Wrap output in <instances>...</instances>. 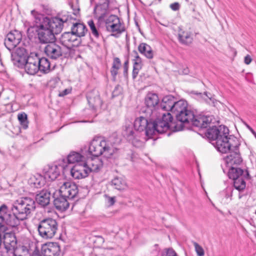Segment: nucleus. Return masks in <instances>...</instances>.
Instances as JSON below:
<instances>
[{"label": "nucleus", "mask_w": 256, "mask_h": 256, "mask_svg": "<svg viewBox=\"0 0 256 256\" xmlns=\"http://www.w3.org/2000/svg\"><path fill=\"white\" fill-rule=\"evenodd\" d=\"M35 208V202L30 198H24L18 200L13 205L11 214L6 205L0 206V232H4L6 226L11 227L18 226L20 222L26 219Z\"/></svg>", "instance_id": "nucleus-1"}, {"label": "nucleus", "mask_w": 256, "mask_h": 256, "mask_svg": "<svg viewBox=\"0 0 256 256\" xmlns=\"http://www.w3.org/2000/svg\"><path fill=\"white\" fill-rule=\"evenodd\" d=\"M35 22L38 28V38L42 43L50 44L54 42L55 34L60 32L63 26L60 19H50L40 14H37L35 16Z\"/></svg>", "instance_id": "nucleus-2"}, {"label": "nucleus", "mask_w": 256, "mask_h": 256, "mask_svg": "<svg viewBox=\"0 0 256 256\" xmlns=\"http://www.w3.org/2000/svg\"><path fill=\"white\" fill-rule=\"evenodd\" d=\"M102 166V162L98 156H94L88 158L83 164H76L72 168L70 166L62 168V175L66 176H83L88 174L90 172H96Z\"/></svg>", "instance_id": "nucleus-3"}, {"label": "nucleus", "mask_w": 256, "mask_h": 256, "mask_svg": "<svg viewBox=\"0 0 256 256\" xmlns=\"http://www.w3.org/2000/svg\"><path fill=\"white\" fill-rule=\"evenodd\" d=\"M160 116L154 121L150 123V129L146 132V135L152 134L156 131L163 133L170 128V124L172 120V116L170 112H159Z\"/></svg>", "instance_id": "nucleus-4"}, {"label": "nucleus", "mask_w": 256, "mask_h": 256, "mask_svg": "<svg viewBox=\"0 0 256 256\" xmlns=\"http://www.w3.org/2000/svg\"><path fill=\"white\" fill-rule=\"evenodd\" d=\"M88 152L94 156L104 154L105 156L108 157L113 154L114 150L106 140L94 139L90 143Z\"/></svg>", "instance_id": "nucleus-5"}, {"label": "nucleus", "mask_w": 256, "mask_h": 256, "mask_svg": "<svg viewBox=\"0 0 256 256\" xmlns=\"http://www.w3.org/2000/svg\"><path fill=\"white\" fill-rule=\"evenodd\" d=\"M172 113L176 114V119L183 123L190 122L194 118L193 112L188 110L187 102L180 100L175 102Z\"/></svg>", "instance_id": "nucleus-6"}, {"label": "nucleus", "mask_w": 256, "mask_h": 256, "mask_svg": "<svg viewBox=\"0 0 256 256\" xmlns=\"http://www.w3.org/2000/svg\"><path fill=\"white\" fill-rule=\"evenodd\" d=\"M39 234L44 238L48 239L54 237L58 230L56 221L48 218L42 220L38 226Z\"/></svg>", "instance_id": "nucleus-7"}, {"label": "nucleus", "mask_w": 256, "mask_h": 256, "mask_svg": "<svg viewBox=\"0 0 256 256\" xmlns=\"http://www.w3.org/2000/svg\"><path fill=\"white\" fill-rule=\"evenodd\" d=\"M228 133L222 134L220 138L213 144L218 151L222 153H226L236 148H239L240 144L238 140L234 138H228Z\"/></svg>", "instance_id": "nucleus-8"}, {"label": "nucleus", "mask_w": 256, "mask_h": 256, "mask_svg": "<svg viewBox=\"0 0 256 256\" xmlns=\"http://www.w3.org/2000/svg\"><path fill=\"white\" fill-rule=\"evenodd\" d=\"M54 184H56L59 186V192L60 196L68 199L74 198L78 193V186L74 182L68 181L56 180H52Z\"/></svg>", "instance_id": "nucleus-9"}, {"label": "nucleus", "mask_w": 256, "mask_h": 256, "mask_svg": "<svg viewBox=\"0 0 256 256\" xmlns=\"http://www.w3.org/2000/svg\"><path fill=\"white\" fill-rule=\"evenodd\" d=\"M106 26L107 30L112 33V36L118 37L125 31L124 24L116 15H110L106 20Z\"/></svg>", "instance_id": "nucleus-10"}, {"label": "nucleus", "mask_w": 256, "mask_h": 256, "mask_svg": "<svg viewBox=\"0 0 256 256\" xmlns=\"http://www.w3.org/2000/svg\"><path fill=\"white\" fill-rule=\"evenodd\" d=\"M4 247L0 250V256H14L16 242L14 236L6 234L4 236Z\"/></svg>", "instance_id": "nucleus-11"}, {"label": "nucleus", "mask_w": 256, "mask_h": 256, "mask_svg": "<svg viewBox=\"0 0 256 256\" xmlns=\"http://www.w3.org/2000/svg\"><path fill=\"white\" fill-rule=\"evenodd\" d=\"M60 40V43L68 49L78 46L81 42L80 38L72 32H66L62 34Z\"/></svg>", "instance_id": "nucleus-12"}, {"label": "nucleus", "mask_w": 256, "mask_h": 256, "mask_svg": "<svg viewBox=\"0 0 256 256\" xmlns=\"http://www.w3.org/2000/svg\"><path fill=\"white\" fill-rule=\"evenodd\" d=\"M22 39L21 32L17 30L10 32L6 36L4 40L6 46L10 50L16 47Z\"/></svg>", "instance_id": "nucleus-13"}, {"label": "nucleus", "mask_w": 256, "mask_h": 256, "mask_svg": "<svg viewBox=\"0 0 256 256\" xmlns=\"http://www.w3.org/2000/svg\"><path fill=\"white\" fill-rule=\"evenodd\" d=\"M38 57L36 54H30L26 58L24 65L26 72L29 74L34 75L39 70Z\"/></svg>", "instance_id": "nucleus-14"}, {"label": "nucleus", "mask_w": 256, "mask_h": 256, "mask_svg": "<svg viewBox=\"0 0 256 256\" xmlns=\"http://www.w3.org/2000/svg\"><path fill=\"white\" fill-rule=\"evenodd\" d=\"M228 131V129L223 126H212L207 130L205 135L210 140L216 142L222 134H227Z\"/></svg>", "instance_id": "nucleus-15"}, {"label": "nucleus", "mask_w": 256, "mask_h": 256, "mask_svg": "<svg viewBox=\"0 0 256 256\" xmlns=\"http://www.w3.org/2000/svg\"><path fill=\"white\" fill-rule=\"evenodd\" d=\"M42 252L44 256H59L60 246L56 242H48L42 246Z\"/></svg>", "instance_id": "nucleus-16"}, {"label": "nucleus", "mask_w": 256, "mask_h": 256, "mask_svg": "<svg viewBox=\"0 0 256 256\" xmlns=\"http://www.w3.org/2000/svg\"><path fill=\"white\" fill-rule=\"evenodd\" d=\"M178 38L180 44L186 46L190 45L194 40L193 34L190 29L180 28Z\"/></svg>", "instance_id": "nucleus-17"}, {"label": "nucleus", "mask_w": 256, "mask_h": 256, "mask_svg": "<svg viewBox=\"0 0 256 256\" xmlns=\"http://www.w3.org/2000/svg\"><path fill=\"white\" fill-rule=\"evenodd\" d=\"M46 54L52 59H56L62 55V48L54 42L47 44L44 48Z\"/></svg>", "instance_id": "nucleus-18"}, {"label": "nucleus", "mask_w": 256, "mask_h": 256, "mask_svg": "<svg viewBox=\"0 0 256 256\" xmlns=\"http://www.w3.org/2000/svg\"><path fill=\"white\" fill-rule=\"evenodd\" d=\"M233 154L227 156L224 158L226 164L228 166H232L234 164H240L242 162V158L239 151V148L232 150Z\"/></svg>", "instance_id": "nucleus-19"}, {"label": "nucleus", "mask_w": 256, "mask_h": 256, "mask_svg": "<svg viewBox=\"0 0 256 256\" xmlns=\"http://www.w3.org/2000/svg\"><path fill=\"white\" fill-rule=\"evenodd\" d=\"M87 100L89 105L94 109L100 107L102 105V101L100 98V94L98 91L92 90L87 94Z\"/></svg>", "instance_id": "nucleus-20"}, {"label": "nucleus", "mask_w": 256, "mask_h": 256, "mask_svg": "<svg viewBox=\"0 0 256 256\" xmlns=\"http://www.w3.org/2000/svg\"><path fill=\"white\" fill-rule=\"evenodd\" d=\"M144 102L146 107L152 110L158 106L160 102L159 98L157 94L149 92L145 97Z\"/></svg>", "instance_id": "nucleus-21"}, {"label": "nucleus", "mask_w": 256, "mask_h": 256, "mask_svg": "<svg viewBox=\"0 0 256 256\" xmlns=\"http://www.w3.org/2000/svg\"><path fill=\"white\" fill-rule=\"evenodd\" d=\"M150 123L151 122H148L145 118L140 116L135 120L134 127L136 130L140 132L145 130L146 134L147 131L150 129Z\"/></svg>", "instance_id": "nucleus-22"}, {"label": "nucleus", "mask_w": 256, "mask_h": 256, "mask_svg": "<svg viewBox=\"0 0 256 256\" xmlns=\"http://www.w3.org/2000/svg\"><path fill=\"white\" fill-rule=\"evenodd\" d=\"M50 193L49 191L44 190L40 192L36 196V201L42 206H47L50 202Z\"/></svg>", "instance_id": "nucleus-23"}, {"label": "nucleus", "mask_w": 256, "mask_h": 256, "mask_svg": "<svg viewBox=\"0 0 256 256\" xmlns=\"http://www.w3.org/2000/svg\"><path fill=\"white\" fill-rule=\"evenodd\" d=\"M108 2L97 4L94 10V13L99 20L103 19L107 14L108 8Z\"/></svg>", "instance_id": "nucleus-24"}, {"label": "nucleus", "mask_w": 256, "mask_h": 256, "mask_svg": "<svg viewBox=\"0 0 256 256\" xmlns=\"http://www.w3.org/2000/svg\"><path fill=\"white\" fill-rule=\"evenodd\" d=\"M190 122H192L194 126L200 128H206L210 124L208 118L204 116H194V118Z\"/></svg>", "instance_id": "nucleus-25"}, {"label": "nucleus", "mask_w": 256, "mask_h": 256, "mask_svg": "<svg viewBox=\"0 0 256 256\" xmlns=\"http://www.w3.org/2000/svg\"><path fill=\"white\" fill-rule=\"evenodd\" d=\"M138 50L148 58L152 59L154 57V53L152 48L146 43L140 44L138 46Z\"/></svg>", "instance_id": "nucleus-26"}, {"label": "nucleus", "mask_w": 256, "mask_h": 256, "mask_svg": "<svg viewBox=\"0 0 256 256\" xmlns=\"http://www.w3.org/2000/svg\"><path fill=\"white\" fill-rule=\"evenodd\" d=\"M174 104L175 102H174L172 98L169 96L164 97L162 100V108L160 110L165 111L164 112H169L170 111L172 112Z\"/></svg>", "instance_id": "nucleus-27"}, {"label": "nucleus", "mask_w": 256, "mask_h": 256, "mask_svg": "<svg viewBox=\"0 0 256 256\" xmlns=\"http://www.w3.org/2000/svg\"><path fill=\"white\" fill-rule=\"evenodd\" d=\"M66 198L60 196L55 198L54 203L56 208L61 211L66 210L69 206V204Z\"/></svg>", "instance_id": "nucleus-28"}, {"label": "nucleus", "mask_w": 256, "mask_h": 256, "mask_svg": "<svg viewBox=\"0 0 256 256\" xmlns=\"http://www.w3.org/2000/svg\"><path fill=\"white\" fill-rule=\"evenodd\" d=\"M50 177H30L28 182L32 186L36 188H40L46 184L47 178Z\"/></svg>", "instance_id": "nucleus-29"}, {"label": "nucleus", "mask_w": 256, "mask_h": 256, "mask_svg": "<svg viewBox=\"0 0 256 256\" xmlns=\"http://www.w3.org/2000/svg\"><path fill=\"white\" fill-rule=\"evenodd\" d=\"M86 32L87 29L83 24L76 23L72 28V32L79 38L84 36Z\"/></svg>", "instance_id": "nucleus-30"}, {"label": "nucleus", "mask_w": 256, "mask_h": 256, "mask_svg": "<svg viewBox=\"0 0 256 256\" xmlns=\"http://www.w3.org/2000/svg\"><path fill=\"white\" fill-rule=\"evenodd\" d=\"M68 161L70 164L76 163L81 164L85 162L84 157L76 152H72L68 156Z\"/></svg>", "instance_id": "nucleus-31"}, {"label": "nucleus", "mask_w": 256, "mask_h": 256, "mask_svg": "<svg viewBox=\"0 0 256 256\" xmlns=\"http://www.w3.org/2000/svg\"><path fill=\"white\" fill-rule=\"evenodd\" d=\"M112 185L114 188L119 190H124L127 188L126 184L122 180V177H115L112 181Z\"/></svg>", "instance_id": "nucleus-32"}, {"label": "nucleus", "mask_w": 256, "mask_h": 256, "mask_svg": "<svg viewBox=\"0 0 256 256\" xmlns=\"http://www.w3.org/2000/svg\"><path fill=\"white\" fill-rule=\"evenodd\" d=\"M38 67H40L39 70L44 72L48 73L50 72V64L49 60L44 58H38Z\"/></svg>", "instance_id": "nucleus-33"}, {"label": "nucleus", "mask_w": 256, "mask_h": 256, "mask_svg": "<svg viewBox=\"0 0 256 256\" xmlns=\"http://www.w3.org/2000/svg\"><path fill=\"white\" fill-rule=\"evenodd\" d=\"M228 176H249L247 170H244L240 168L230 167Z\"/></svg>", "instance_id": "nucleus-34"}, {"label": "nucleus", "mask_w": 256, "mask_h": 256, "mask_svg": "<svg viewBox=\"0 0 256 256\" xmlns=\"http://www.w3.org/2000/svg\"><path fill=\"white\" fill-rule=\"evenodd\" d=\"M18 120L22 128L26 130L28 128L29 122L28 120V115L25 112H22L18 114Z\"/></svg>", "instance_id": "nucleus-35"}, {"label": "nucleus", "mask_w": 256, "mask_h": 256, "mask_svg": "<svg viewBox=\"0 0 256 256\" xmlns=\"http://www.w3.org/2000/svg\"><path fill=\"white\" fill-rule=\"evenodd\" d=\"M121 66V62L119 58H115L114 59L110 72L112 77L115 79L118 74L119 69Z\"/></svg>", "instance_id": "nucleus-36"}, {"label": "nucleus", "mask_w": 256, "mask_h": 256, "mask_svg": "<svg viewBox=\"0 0 256 256\" xmlns=\"http://www.w3.org/2000/svg\"><path fill=\"white\" fill-rule=\"evenodd\" d=\"M234 186L236 189L239 191L244 190L246 184L243 177H235L234 178Z\"/></svg>", "instance_id": "nucleus-37"}, {"label": "nucleus", "mask_w": 256, "mask_h": 256, "mask_svg": "<svg viewBox=\"0 0 256 256\" xmlns=\"http://www.w3.org/2000/svg\"><path fill=\"white\" fill-rule=\"evenodd\" d=\"M45 170H47L46 174L48 176H51L52 175L59 176L60 175V169L56 166H48V168H46Z\"/></svg>", "instance_id": "nucleus-38"}, {"label": "nucleus", "mask_w": 256, "mask_h": 256, "mask_svg": "<svg viewBox=\"0 0 256 256\" xmlns=\"http://www.w3.org/2000/svg\"><path fill=\"white\" fill-rule=\"evenodd\" d=\"M133 65L143 64L142 58L140 56L136 50H134L131 53Z\"/></svg>", "instance_id": "nucleus-39"}, {"label": "nucleus", "mask_w": 256, "mask_h": 256, "mask_svg": "<svg viewBox=\"0 0 256 256\" xmlns=\"http://www.w3.org/2000/svg\"><path fill=\"white\" fill-rule=\"evenodd\" d=\"M88 24L90 27V28L91 30L92 34L96 38L98 37L99 32H98L97 28L96 27L94 23V20H89L88 22Z\"/></svg>", "instance_id": "nucleus-40"}, {"label": "nucleus", "mask_w": 256, "mask_h": 256, "mask_svg": "<svg viewBox=\"0 0 256 256\" xmlns=\"http://www.w3.org/2000/svg\"><path fill=\"white\" fill-rule=\"evenodd\" d=\"M143 64L133 65L132 77L133 79L136 78L139 74L140 70L142 69Z\"/></svg>", "instance_id": "nucleus-41"}, {"label": "nucleus", "mask_w": 256, "mask_h": 256, "mask_svg": "<svg viewBox=\"0 0 256 256\" xmlns=\"http://www.w3.org/2000/svg\"><path fill=\"white\" fill-rule=\"evenodd\" d=\"M195 250L198 256H204V252L203 248L196 242L194 243Z\"/></svg>", "instance_id": "nucleus-42"}, {"label": "nucleus", "mask_w": 256, "mask_h": 256, "mask_svg": "<svg viewBox=\"0 0 256 256\" xmlns=\"http://www.w3.org/2000/svg\"><path fill=\"white\" fill-rule=\"evenodd\" d=\"M162 256H178V255L173 249L169 248L163 251Z\"/></svg>", "instance_id": "nucleus-43"}, {"label": "nucleus", "mask_w": 256, "mask_h": 256, "mask_svg": "<svg viewBox=\"0 0 256 256\" xmlns=\"http://www.w3.org/2000/svg\"><path fill=\"white\" fill-rule=\"evenodd\" d=\"M104 196L106 198V202H108L109 206H112L116 202L115 196L110 197L106 194H105Z\"/></svg>", "instance_id": "nucleus-44"}, {"label": "nucleus", "mask_w": 256, "mask_h": 256, "mask_svg": "<svg viewBox=\"0 0 256 256\" xmlns=\"http://www.w3.org/2000/svg\"><path fill=\"white\" fill-rule=\"evenodd\" d=\"M124 76H127L128 75V61L126 60L124 62Z\"/></svg>", "instance_id": "nucleus-45"}, {"label": "nucleus", "mask_w": 256, "mask_h": 256, "mask_svg": "<svg viewBox=\"0 0 256 256\" xmlns=\"http://www.w3.org/2000/svg\"><path fill=\"white\" fill-rule=\"evenodd\" d=\"M170 6L172 10L176 11L180 9V5L178 2H176L170 4Z\"/></svg>", "instance_id": "nucleus-46"}, {"label": "nucleus", "mask_w": 256, "mask_h": 256, "mask_svg": "<svg viewBox=\"0 0 256 256\" xmlns=\"http://www.w3.org/2000/svg\"><path fill=\"white\" fill-rule=\"evenodd\" d=\"M252 62V58L250 56L247 54L244 58V62L245 64H250Z\"/></svg>", "instance_id": "nucleus-47"}, {"label": "nucleus", "mask_w": 256, "mask_h": 256, "mask_svg": "<svg viewBox=\"0 0 256 256\" xmlns=\"http://www.w3.org/2000/svg\"><path fill=\"white\" fill-rule=\"evenodd\" d=\"M70 92H71L70 90L66 89L64 90H63L62 92H60L58 96H64L70 94Z\"/></svg>", "instance_id": "nucleus-48"}, {"label": "nucleus", "mask_w": 256, "mask_h": 256, "mask_svg": "<svg viewBox=\"0 0 256 256\" xmlns=\"http://www.w3.org/2000/svg\"><path fill=\"white\" fill-rule=\"evenodd\" d=\"M16 246L15 248V255L14 256H30L28 252H23L22 254H17Z\"/></svg>", "instance_id": "nucleus-49"}, {"label": "nucleus", "mask_w": 256, "mask_h": 256, "mask_svg": "<svg viewBox=\"0 0 256 256\" xmlns=\"http://www.w3.org/2000/svg\"><path fill=\"white\" fill-rule=\"evenodd\" d=\"M96 238H97L98 240L100 241L102 243H104V238L102 236H98Z\"/></svg>", "instance_id": "nucleus-50"}, {"label": "nucleus", "mask_w": 256, "mask_h": 256, "mask_svg": "<svg viewBox=\"0 0 256 256\" xmlns=\"http://www.w3.org/2000/svg\"><path fill=\"white\" fill-rule=\"evenodd\" d=\"M32 256H40V254H38V252H34Z\"/></svg>", "instance_id": "nucleus-51"}, {"label": "nucleus", "mask_w": 256, "mask_h": 256, "mask_svg": "<svg viewBox=\"0 0 256 256\" xmlns=\"http://www.w3.org/2000/svg\"><path fill=\"white\" fill-rule=\"evenodd\" d=\"M251 132H252V133L253 134L254 136V134H256V132L252 129L251 130Z\"/></svg>", "instance_id": "nucleus-52"}, {"label": "nucleus", "mask_w": 256, "mask_h": 256, "mask_svg": "<svg viewBox=\"0 0 256 256\" xmlns=\"http://www.w3.org/2000/svg\"><path fill=\"white\" fill-rule=\"evenodd\" d=\"M242 194H239V196H238V198H239L240 199V198H242Z\"/></svg>", "instance_id": "nucleus-53"}, {"label": "nucleus", "mask_w": 256, "mask_h": 256, "mask_svg": "<svg viewBox=\"0 0 256 256\" xmlns=\"http://www.w3.org/2000/svg\"><path fill=\"white\" fill-rule=\"evenodd\" d=\"M76 178L78 179H79V178H80V177L77 176V177H76Z\"/></svg>", "instance_id": "nucleus-54"}, {"label": "nucleus", "mask_w": 256, "mask_h": 256, "mask_svg": "<svg viewBox=\"0 0 256 256\" xmlns=\"http://www.w3.org/2000/svg\"><path fill=\"white\" fill-rule=\"evenodd\" d=\"M254 136L256 138V134H254Z\"/></svg>", "instance_id": "nucleus-55"}, {"label": "nucleus", "mask_w": 256, "mask_h": 256, "mask_svg": "<svg viewBox=\"0 0 256 256\" xmlns=\"http://www.w3.org/2000/svg\"><path fill=\"white\" fill-rule=\"evenodd\" d=\"M255 214H256V210L255 211Z\"/></svg>", "instance_id": "nucleus-56"}]
</instances>
